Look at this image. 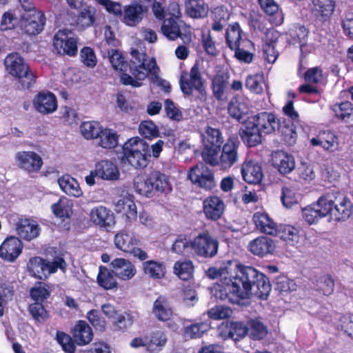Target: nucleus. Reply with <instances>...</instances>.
Masks as SVG:
<instances>
[{
  "label": "nucleus",
  "instance_id": "obj_31",
  "mask_svg": "<svg viewBox=\"0 0 353 353\" xmlns=\"http://www.w3.org/2000/svg\"><path fill=\"white\" fill-rule=\"evenodd\" d=\"M147 10L146 7L137 1H133L124 9L123 22L130 26H136L142 20L144 12Z\"/></svg>",
  "mask_w": 353,
  "mask_h": 353
},
{
  "label": "nucleus",
  "instance_id": "obj_46",
  "mask_svg": "<svg viewBox=\"0 0 353 353\" xmlns=\"http://www.w3.org/2000/svg\"><path fill=\"white\" fill-rule=\"evenodd\" d=\"M310 143L313 145H321L330 152H334L338 145L336 136L330 131L320 132L316 137L310 140Z\"/></svg>",
  "mask_w": 353,
  "mask_h": 353
},
{
  "label": "nucleus",
  "instance_id": "obj_37",
  "mask_svg": "<svg viewBox=\"0 0 353 353\" xmlns=\"http://www.w3.org/2000/svg\"><path fill=\"white\" fill-rule=\"evenodd\" d=\"M326 83V78L319 67L310 68V96L315 95L313 101H317L323 92V87ZM310 102H312L310 98Z\"/></svg>",
  "mask_w": 353,
  "mask_h": 353
},
{
  "label": "nucleus",
  "instance_id": "obj_50",
  "mask_svg": "<svg viewBox=\"0 0 353 353\" xmlns=\"http://www.w3.org/2000/svg\"><path fill=\"white\" fill-rule=\"evenodd\" d=\"M73 204L65 197H61L57 202L51 206L52 211L57 218L65 220L70 219L72 214Z\"/></svg>",
  "mask_w": 353,
  "mask_h": 353
},
{
  "label": "nucleus",
  "instance_id": "obj_29",
  "mask_svg": "<svg viewBox=\"0 0 353 353\" xmlns=\"http://www.w3.org/2000/svg\"><path fill=\"white\" fill-rule=\"evenodd\" d=\"M252 221L260 232L270 236L276 234L278 225L268 213L256 212L253 215Z\"/></svg>",
  "mask_w": 353,
  "mask_h": 353
},
{
  "label": "nucleus",
  "instance_id": "obj_33",
  "mask_svg": "<svg viewBox=\"0 0 353 353\" xmlns=\"http://www.w3.org/2000/svg\"><path fill=\"white\" fill-rule=\"evenodd\" d=\"M261 10L272 17L270 22L274 26H280L283 22V14L275 0H257Z\"/></svg>",
  "mask_w": 353,
  "mask_h": 353
},
{
  "label": "nucleus",
  "instance_id": "obj_39",
  "mask_svg": "<svg viewBox=\"0 0 353 353\" xmlns=\"http://www.w3.org/2000/svg\"><path fill=\"white\" fill-rule=\"evenodd\" d=\"M142 270L149 278L162 279L166 274V266L164 262L156 260L143 261Z\"/></svg>",
  "mask_w": 353,
  "mask_h": 353
},
{
  "label": "nucleus",
  "instance_id": "obj_7",
  "mask_svg": "<svg viewBox=\"0 0 353 353\" xmlns=\"http://www.w3.org/2000/svg\"><path fill=\"white\" fill-rule=\"evenodd\" d=\"M168 341L167 334L163 331L156 330L143 336L134 338L130 346L134 348L145 347L147 353H159L164 349Z\"/></svg>",
  "mask_w": 353,
  "mask_h": 353
},
{
  "label": "nucleus",
  "instance_id": "obj_15",
  "mask_svg": "<svg viewBox=\"0 0 353 353\" xmlns=\"http://www.w3.org/2000/svg\"><path fill=\"white\" fill-rule=\"evenodd\" d=\"M220 335L225 339L239 341L248 334V326L241 321H225L219 326Z\"/></svg>",
  "mask_w": 353,
  "mask_h": 353
},
{
  "label": "nucleus",
  "instance_id": "obj_22",
  "mask_svg": "<svg viewBox=\"0 0 353 353\" xmlns=\"http://www.w3.org/2000/svg\"><path fill=\"white\" fill-rule=\"evenodd\" d=\"M90 218L94 225L100 228H110L115 223V216L112 211L103 205L93 208L90 211Z\"/></svg>",
  "mask_w": 353,
  "mask_h": 353
},
{
  "label": "nucleus",
  "instance_id": "obj_13",
  "mask_svg": "<svg viewBox=\"0 0 353 353\" xmlns=\"http://www.w3.org/2000/svg\"><path fill=\"white\" fill-rule=\"evenodd\" d=\"M96 10L91 6H86L74 12H68L65 17L66 24L78 31H83L93 25L95 21Z\"/></svg>",
  "mask_w": 353,
  "mask_h": 353
},
{
  "label": "nucleus",
  "instance_id": "obj_26",
  "mask_svg": "<svg viewBox=\"0 0 353 353\" xmlns=\"http://www.w3.org/2000/svg\"><path fill=\"white\" fill-rule=\"evenodd\" d=\"M335 193H328L321 196L316 202L310 206V216L323 217L330 214L334 208Z\"/></svg>",
  "mask_w": 353,
  "mask_h": 353
},
{
  "label": "nucleus",
  "instance_id": "obj_5",
  "mask_svg": "<svg viewBox=\"0 0 353 353\" xmlns=\"http://www.w3.org/2000/svg\"><path fill=\"white\" fill-rule=\"evenodd\" d=\"M179 86L181 92L185 96L193 95L196 92V99L204 102L207 99V92L205 86V80L203 79L199 65L195 63L190 70H183L179 79Z\"/></svg>",
  "mask_w": 353,
  "mask_h": 353
},
{
  "label": "nucleus",
  "instance_id": "obj_58",
  "mask_svg": "<svg viewBox=\"0 0 353 353\" xmlns=\"http://www.w3.org/2000/svg\"><path fill=\"white\" fill-rule=\"evenodd\" d=\"M248 334L254 341L263 339L268 334L267 327L258 319H250L248 321Z\"/></svg>",
  "mask_w": 353,
  "mask_h": 353
},
{
  "label": "nucleus",
  "instance_id": "obj_19",
  "mask_svg": "<svg viewBox=\"0 0 353 353\" xmlns=\"http://www.w3.org/2000/svg\"><path fill=\"white\" fill-rule=\"evenodd\" d=\"M33 105L37 112L43 114H51L57 109V99L52 92L42 91L35 96Z\"/></svg>",
  "mask_w": 353,
  "mask_h": 353
},
{
  "label": "nucleus",
  "instance_id": "obj_63",
  "mask_svg": "<svg viewBox=\"0 0 353 353\" xmlns=\"http://www.w3.org/2000/svg\"><path fill=\"white\" fill-rule=\"evenodd\" d=\"M299 196L294 188L286 186L282 188L281 201L285 208H291L298 203Z\"/></svg>",
  "mask_w": 353,
  "mask_h": 353
},
{
  "label": "nucleus",
  "instance_id": "obj_47",
  "mask_svg": "<svg viewBox=\"0 0 353 353\" xmlns=\"http://www.w3.org/2000/svg\"><path fill=\"white\" fill-rule=\"evenodd\" d=\"M312 283L314 290L320 294L330 296L334 292V281L329 274L315 277Z\"/></svg>",
  "mask_w": 353,
  "mask_h": 353
},
{
  "label": "nucleus",
  "instance_id": "obj_12",
  "mask_svg": "<svg viewBox=\"0 0 353 353\" xmlns=\"http://www.w3.org/2000/svg\"><path fill=\"white\" fill-rule=\"evenodd\" d=\"M188 178L194 185L205 190H212L216 185L214 172L203 163L192 167Z\"/></svg>",
  "mask_w": 353,
  "mask_h": 353
},
{
  "label": "nucleus",
  "instance_id": "obj_62",
  "mask_svg": "<svg viewBox=\"0 0 353 353\" xmlns=\"http://www.w3.org/2000/svg\"><path fill=\"white\" fill-rule=\"evenodd\" d=\"M151 156H121L123 164L130 165L134 169H144L150 161Z\"/></svg>",
  "mask_w": 353,
  "mask_h": 353
},
{
  "label": "nucleus",
  "instance_id": "obj_2",
  "mask_svg": "<svg viewBox=\"0 0 353 353\" xmlns=\"http://www.w3.org/2000/svg\"><path fill=\"white\" fill-rule=\"evenodd\" d=\"M280 133L284 140L293 139L296 132L293 125H287L274 112L263 111L248 117L243 123L241 136L244 143L250 148L261 143L263 135Z\"/></svg>",
  "mask_w": 353,
  "mask_h": 353
},
{
  "label": "nucleus",
  "instance_id": "obj_20",
  "mask_svg": "<svg viewBox=\"0 0 353 353\" xmlns=\"http://www.w3.org/2000/svg\"><path fill=\"white\" fill-rule=\"evenodd\" d=\"M334 208L332 216L336 221H343L347 220L352 214V203L344 194L335 193Z\"/></svg>",
  "mask_w": 353,
  "mask_h": 353
},
{
  "label": "nucleus",
  "instance_id": "obj_28",
  "mask_svg": "<svg viewBox=\"0 0 353 353\" xmlns=\"http://www.w3.org/2000/svg\"><path fill=\"white\" fill-rule=\"evenodd\" d=\"M115 211L125 216L126 224L131 225L137 219V209L134 201L128 196L118 200L115 204Z\"/></svg>",
  "mask_w": 353,
  "mask_h": 353
},
{
  "label": "nucleus",
  "instance_id": "obj_17",
  "mask_svg": "<svg viewBox=\"0 0 353 353\" xmlns=\"http://www.w3.org/2000/svg\"><path fill=\"white\" fill-rule=\"evenodd\" d=\"M23 245L19 238L7 237L0 245V258L8 262H14L22 252Z\"/></svg>",
  "mask_w": 353,
  "mask_h": 353
},
{
  "label": "nucleus",
  "instance_id": "obj_41",
  "mask_svg": "<svg viewBox=\"0 0 353 353\" xmlns=\"http://www.w3.org/2000/svg\"><path fill=\"white\" fill-rule=\"evenodd\" d=\"M151 180L154 191L168 194L172 191V185L169 176L158 170L151 172Z\"/></svg>",
  "mask_w": 353,
  "mask_h": 353
},
{
  "label": "nucleus",
  "instance_id": "obj_55",
  "mask_svg": "<svg viewBox=\"0 0 353 353\" xmlns=\"http://www.w3.org/2000/svg\"><path fill=\"white\" fill-rule=\"evenodd\" d=\"M99 145L105 149H113L118 145L119 134L110 128H103L98 137Z\"/></svg>",
  "mask_w": 353,
  "mask_h": 353
},
{
  "label": "nucleus",
  "instance_id": "obj_8",
  "mask_svg": "<svg viewBox=\"0 0 353 353\" xmlns=\"http://www.w3.org/2000/svg\"><path fill=\"white\" fill-rule=\"evenodd\" d=\"M79 37L71 30H59L53 37V46L59 54L74 57L78 52Z\"/></svg>",
  "mask_w": 353,
  "mask_h": 353
},
{
  "label": "nucleus",
  "instance_id": "obj_18",
  "mask_svg": "<svg viewBox=\"0 0 353 353\" xmlns=\"http://www.w3.org/2000/svg\"><path fill=\"white\" fill-rule=\"evenodd\" d=\"M225 208L223 201L218 196H209L203 201V212L208 220L215 221L220 219Z\"/></svg>",
  "mask_w": 353,
  "mask_h": 353
},
{
  "label": "nucleus",
  "instance_id": "obj_51",
  "mask_svg": "<svg viewBox=\"0 0 353 353\" xmlns=\"http://www.w3.org/2000/svg\"><path fill=\"white\" fill-rule=\"evenodd\" d=\"M135 317L130 312H125L117 315L112 321L113 330L115 332H127L134 324Z\"/></svg>",
  "mask_w": 353,
  "mask_h": 353
},
{
  "label": "nucleus",
  "instance_id": "obj_9",
  "mask_svg": "<svg viewBox=\"0 0 353 353\" xmlns=\"http://www.w3.org/2000/svg\"><path fill=\"white\" fill-rule=\"evenodd\" d=\"M308 30L304 26H299L296 29V36L300 43L301 54L298 68V76L303 78L305 83L299 88L301 93H309V68H307V43L306 38L308 35Z\"/></svg>",
  "mask_w": 353,
  "mask_h": 353
},
{
  "label": "nucleus",
  "instance_id": "obj_42",
  "mask_svg": "<svg viewBox=\"0 0 353 353\" xmlns=\"http://www.w3.org/2000/svg\"><path fill=\"white\" fill-rule=\"evenodd\" d=\"M211 323L210 319H206L191 323L184 327L183 336L190 339H199L210 330Z\"/></svg>",
  "mask_w": 353,
  "mask_h": 353
},
{
  "label": "nucleus",
  "instance_id": "obj_45",
  "mask_svg": "<svg viewBox=\"0 0 353 353\" xmlns=\"http://www.w3.org/2000/svg\"><path fill=\"white\" fill-rule=\"evenodd\" d=\"M116 277L112 268L110 270L108 268L101 265L97 276V281L98 285L104 290H112L118 286Z\"/></svg>",
  "mask_w": 353,
  "mask_h": 353
},
{
  "label": "nucleus",
  "instance_id": "obj_3",
  "mask_svg": "<svg viewBox=\"0 0 353 353\" xmlns=\"http://www.w3.org/2000/svg\"><path fill=\"white\" fill-rule=\"evenodd\" d=\"M131 55L129 70L134 78L126 72H120V82L124 85L139 88L142 85L140 81L144 80L152 70L157 68V62L154 58L148 59L146 53L140 52L138 50H132Z\"/></svg>",
  "mask_w": 353,
  "mask_h": 353
},
{
  "label": "nucleus",
  "instance_id": "obj_25",
  "mask_svg": "<svg viewBox=\"0 0 353 353\" xmlns=\"http://www.w3.org/2000/svg\"><path fill=\"white\" fill-rule=\"evenodd\" d=\"M110 268L119 279L128 281L134 276L137 270L134 264L123 258H116L110 263Z\"/></svg>",
  "mask_w": 353,
  "mask_h": 353
},
{
  "label": "nucleus",
  "instance_id": "obj_32",
  "mask_svg": "<svg viewBox=\"0 0 353 353\" xmlns=\"http://www.w3.org/2000/svg\"><path fill=\"white\" fill-rule=\"evenodd\" d=\"M73 339L79 345L90 343L93 339V332L89 324L85 321H78L72 330Z\"/></svg>",
  "mask_w": 353,
  "mask_h": 353
},
{
  "label": "nucleus",
  "instance_id": "obj_52",
  "mask_svg": "<svg viewBox=\"0 0 353 353\" xmlns=\"http://www.w3.org/2000/svg\"><path fill=\"white\" fill-rule=\"evenodd\" d=\"M241 34L242 30L239 23L236 22L229 26L225 32V41L230 50L240 46Z\"/></svg>",
  "mask_w": 353,
  "mask_h": 353
},
{
  "label": "nucleus",
  "instance_id": "obj_10",
  "mask_svg": "<svg viewBox=\"0 0 353 353\" xmlns=\"http://www.w3.org/2000/svg\"><path fill=\"white\" fill-rule=\"evenodd\" d=\"M114 244L117 249L132 255L140 261H145L148 258L146 252L139 248V239L133 233L121 231L114 236Z\"/></svg>",
  "mask_w": 353,
  "mask_h": 353
},
{
  "label": "nucleus",
  "instance_id": "obj_35",
  "mask_svg": "<svg viewBox=\"0 0 353 353\" xmlns=\"http://www.w3.org/2000/svg\"><path fill=\"white\" fill-rule=\"evenodd\" d=\"M94 170L98 178L105 181H116L120 176L117 166L110 161H98L95 164Z\"/></svg>",
  "mask_w": 353,
  "mask_h": 353
},
{
  "label": "nucleus",
  "instance_id": "obj_23",
  "mask_svg": "<svg viewBox=\"0 0 353 353\" xmlns=\"http://www.w3.org/2000/svg\"><path fill=\"white\" fill-rule=\"evenodd\" d=\"M274 240L265 236H260L250 241L249 251L255 256L264 257L275 251Z\"/></svg>",
  "mask_w": 353,
  "mask_h": 353
},
{
  "label": "nucleus",
  "instance_id": "obj_57",
  "mask_svg": "<svg viewBox=\"0 0 353 353\" xmlns=\"http://www.w3.org/2000/svg\"><path fill=\"white\" fill-rule=\"evenodd\" d=\"M335 116L341 121L348 122L353 121V104L350 101L336 103L331 108Z\"/></svg>",
  "mask_w": 353,
  "mask_h": 353
},
{
  "label": "nucleus",
  "instance_id": "obj_24",
  "mask_svg": "<svg viewBox=\"0 0 353 353\" xmlns=\"http://www.w3.org/2000/svg\"><path fill=\"white\" fill-rule=\"evenodd\" d=\"M152 313L161 322H168L173 316V309L167 296L159 295L154 301Z\"/></svg>",
  "mask_w": 353,
  "mask_h": 353
},
{
  "label": "nucleus",
  "instance_id": "obj_56",
  "mask_svg": "<svg viewBox=\"0 0 353 353\" xmlns=\"http://www.w3.org/2000/svg\"><path fill=\"white\" fill-rule=\"evenodd\" d=\"M194 267L190 260L177 261L174 265V272L183 281H188L193 277Z\"/></svg>",
  "mask_w": 353,
  "mask_h": 353
},
{
  "label": "nucleus",
  "instance_id": "obj_34",
  "mask_svg": "<svg viewBox=\"0 0 353 353\" xmlns=\"http://www.w3.org/2000/svg\"><path fill=\"white\" fill-rule=\"evenodd\" d=\"M312 14L320 21H325L333 14L336 0H311Z\"/></svg>",
  "mask_w": 353,
  "mask_h": 353
},
{
  "label": "nucleus",
  "instance_id": "obj_4",
  "mask_svg": "<svg viewBox=\"0 0 353 353\" xmlns=\"http://www.w3.org/2000/svg\"><path fill=\"white\" fill-rule=\"evenodd\" d=\"M6 71L18 80V88L29 89L36 81L37 77L28 64L18 52L8 54L4 59Z\"/></svg>",
  "mask_w": 353,
  "mask_h": 353
},
{
  "label": "nucleus",
  "instance_id": "obj_43",
  "mask_svg": "<svg viewBox=\"0 0 353 353\" xmlns=\"http://www.w3.org/2000/svg\"><path fill=\"white\" fill-rule=\"evenodd\" d=\"M58 183L61 190L69 196L79 197L83 194L79 183L70 174H63L59 177Z\"/></svg>",
  "mask_w": 353,
  "mask_h": 353
},
{
  "label": "nucleus",
  "instance_id": "obj_61",
  "mask_svg": "<svg viewBox=\"0 0 353 353\" xmlns=\"http://www.w3.org/2000/svg\"><path fill=\"white\" fill-rule=\"evenodd\" d=\"M30 296L34 302L43 303L50 297V290L46 283L37 282V285L30 290Z\"/></svg>",
  "mask_w": 353,
  "mask_h": 353
},
{
  "label": "nucleus",
  "instance_id": "obj_36",
  "mask_svg": "<svg viewBox=\"0 0 353 353\" xmlns=\"http://www.w3.org/2000/svg\"><path fill=\"white\" fill-rule=\"evenodd\" d=\"M122 150L123 154H150V145L139 137L128 139Z\"/></svg>",
  "mask_w": 353,
  "mask_h": 353
},
{
  "label": "nucleus",
  "instance_id": "obj_64",
  "mask_svg": "<svg viewBox=\"0 0 353 353\" xmlns=\"http://www.w3.org/2000/svg\"><path fill=\"white\" fill-rule=\"evenodd\" d=\"M109 61L112 68L119 72H126L128 66H129L124 56L118 50H112V52L109 55Z\"/></svg>",
  "mask_w": 353,
  "mask_h": 353
},
{
  "label": "nucleus",
  "instance_id": "obj_38",
  "mask_svg": "<svg viewBox=\"0 0 353 353\" xmlns=\"http://www.w3.org/2000/svg\"><path fill=\"white\" fill-rule=\"evenodd\" d=\"M230 74L228 72L219 70L212 79V90L217 101L224 100V94L228 84Z\"/></svg>",
  "mask_w": 353,
  "mask_h": 353
},
{
  "label": "nucleus",
  "instance_id": "obj_53",
  "mask_svg": "<svg viewBox=\"0 0 353 353\" xmlns=\"http://www.w3.org/2000/svg\"><path fill=\"white\" fill-rule=\"evenodd\" d=\"M28 269L36 279L45 280L48 278V274L45 270V259L40 256L31 258L28 263Z\"/></svg>",
  "mask_w": 353,
  "mask_h": 353
},
{
  "label": "nucleus",
  "instance_id": "obj_16",
  "mask_svg": "<svg viewBox=\"0 0 353 353\" xmlns=\"http://www.w3.org/2000/svg\"><path fill=\"white\" fill-rule=\"evenodd\" d=\"M163 34L170 41H175L180 38L185 44H189L191 41L190 34L183 33L181 25L178 19L170 17L163 20L161 25Z\"/></svg>",
  "mask_w": 353,
  "mask_h": 353
},
{
  "label": "nucleus",
  "instance_id": "obj_1",
  "mask_svg": "<svg viewBox=\"0 0 353 353\" xmlns=\"http://www.w3.org/2000/svg\"><path fill=\"white\" fill-rule=\"evenodd\" d=\"M271 289L265 274L252 266L239 263L235 265V274L223 285L215 284L212 293L216 299L234 304L252 296L266 300Z\"/></svg>",
  "mask_w": 353,
  "mask_h": 353
},
{
  "label": "nucleus",
  "instance_id": "obj_11",
  "mask_svg": "<svg viewBox=\"0 0 353 353\" xmlns=\"http://www.w3.org/2000/svg\"><path fill=\"white\" fill-rule=\"evenodd\" d=\"M46 23V17L43 11L23 12L19 20V28L23 33L30 37L42 32Z\"/></svg>",
  "mask_w": 353,
  "mask_h": 353
},
{
  "label": "nucleus",
  "instance_id": "obj_44",
  "mask_svg": "<svg viewBox=\"0 0 353 353\" xmlns=\"http://www.w3.org/2000/svg\"><path fill=\"white\" fill-rule=\"evenodd\" d=\"M134 188L140 195L152 197L153 196L154 186L151 180V172L149 174H138L134 179Z\"/></svg>",
  "mask_w": 353,
  "mask_h": 353
},
{
  "label": "nucleus",
  "instance_id": "obj_40",
  "mask_svg": "<svg viewBox=\"0 0 353 353\" xmlns=\"http://www.w3.org/2000/svg\"><path fill=\"white\" fill-rule=\"evenodd\" d=\"M186 14L193 19H203L209 12L208 4L204 0H185Z\"/></svg>",
  "mask_w": 353,
  "mask_h": 353
},
{
  "label": "nucleus",
  "instance_id": "obj_54",
  "mask_svg": "<svg viewBox=\"0 0 353 353\" xmlns=\"http://www.w3.org/2000/svg\"><path fill=\"white\" fill-rule=\"evenodd\" d=\"M19 167L28 172H38L43 161L41 156H17Z\"/></svg>",
  "mask_w": 353,
  "mask_h": 353
},
{
  "label": "nucleus",
  "instance_id": "obj_27",
  "mask_svg": "<svg viewBox=\"0 0 353 353\" xmlns=\"http://www.w3.org/2000/svg\"><path fill=\"white\" fill-rule=\"evenodd\" d=\"M241 174L243 180L249 184H259L263 178L261 165L253 161H245L243 163Z\"/></svg>",
  "mask_w": 353,
  "mask_h": 353
},
{
  "label": "nucleus",
  "instance_id": "obj_30",
  "mask_svg": "<svg viewBox=\"0 0 353 353\" xmlns=\"http://www.w3.org/2000/svg\"><path fill=\"white\" fill-rule=\"evenodd\" d=\"M279 32L275 30H269L266 32L265 43L263 45V56L269 63H274L278 57L279 52L276 50L278 42Z\"/></svg>",
  "mask_w": 353,
  "mask_h": 353
},
{
  "label": "nucleus",
  "instance_id": "obj_59",
  "mask_svg": "<svg viewBox=\"0 0 353 353\" xmlns=\"http://www.w3.org/2000/svg\"><path fill=\"white\" fill-rule=\"evenodd\" d=\"M102 129L99 123L94 121H84L80 125L82 136L88 140L97 139Z\"/></svg>",
  "mask_w": 353,
  "mask_h": 353
},
{
  "label": "nucleus",
  "instance_id": "obj_49",
  "mask_svg": "<svg viewBox=\"0 0 353 353\" xmlns=\"http://www.w3.org/2000/svg\"><path fill=\"white\" fill-rule=\"evenodd\" d=\"M230 14L223 6L215 7L211 12L213 21L211 28L216 32H221L226 26Z\"/></svg>",
  "mask_w": 353,
  "mask_h": 353
},
{
  "label": "nucleus",
  "instance_id": "obj_48",
  "mask_svg": "<svg viewBox=\"0 0 353 353\" xmlns=\"http://www.w3.org/2000/svg\"><path fill=\"white\" fill-rule=\"evenodd\" d=\"M273 236H278L287 243L294 245L298 243L300 239L299 231L291 225H280L276 228V234Z\"/></svg>",
  "mask_w": 353,
  "mask_h": 353
},
{
  "label": "nucleus",
  "instance_id": "obj_6",
  "mask_svg": "<svg viewBox=\"0 0 353 353\" xmlns=\"http://www.w3.org/2000/svg\"><path fill=\"white\" fill-rule=\"evenodd\" d=\"M190 245L191 250L195 255L209 259L217 254L219 242L208 230H204L191 240Z\"/></svg>",
  "mask_w": 353,
  "mask_h": 353
},
{
  "label": "nucleus",
  "instance_id": "obj_60",
  "mask_svg": "<svg viewBox=\"0 0 353 353\" xmlns=\"http://www.w3.org/2000/svg\"><path fill=\"white\" fill-rule=\"evenodd\" d=\"M28 312L35 322L45 323L49 318V312L41 302H34L28 305Z\"/></svg>",
  "mask_w": 353,
  "mask_h": 353
},
{
  "label": "nucleus",
  "instance_id": "obj_21",
  "mask_svg": "<svg viewBox=\"0 0 353 353\" xmlns=\"http://www.w3.org/2000/svg\"><path fill=\"white\" fill-rule=\"evenodd\" d=\"M17 234L26 241H31L39 235L40 227L33 219L20 218L15 223Z\"/></svg>",
  "mask_w": 353,
  "mask_h": 353
},
{
  "label": "nucleus",
  "instance_id": "obj_14",
  "mask_svg": "<svg viewBox=\"0 0 353 353\" xmlns=\"http://www.w3.org/2000/svg\"><path fill=\"white\" fill-rule=\"evenodd\" d=\"M203 150L200 154H219L223 143V137L219 129L207 126L202 136Z\"/></svg>",
  "mask_w": 353,
  "mask_h": 353
}]
</instances>
